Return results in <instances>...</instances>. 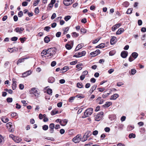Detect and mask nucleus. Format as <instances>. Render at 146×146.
<instances>
[{"instance_id":"60","label":"nucleus","mask_w":146,"mask_h":146,"mask_svg":"<svg viewBox=\"0 0 146 146\" xmlns=\"http://www.w3.org/2000/svg\"><path fill=\"white\" fill-rule=\"evenodd\" d=\"M77 63V61L76 60L70 62V64L71 65H73L76 64Z\"/></svg>"},{"instance_id":"54","label":"nucleus","mask_w":146,"mask_h":146,"mask_svg":"<svg viewBox=\"0 0 146 146\" xmlns=\"http://www.w3.org/2000/svg\"><path fill=\"white\" fill-rule=\"evenodd\" d=\"M18 38L16 36H14L11 38V40L12 41H15L17 40Z\"/></svg>"},{"instance_id":"40","label":"nucleus","mask_w":146,"mask_h":146,"mask_svg":"<svg viewBox=\"0 0 146 146\" xmlns=\"http://www.w3.org/2000/svg\"><path fill=\"white\" fill-rule=\"evenodd\" d=\"M64 29H63V30L64 31L63 34H65L67 33V32L69 30V28L68 27H67L65 28H64Z\"/></svg>"},{"instance_id":"38","label":"nucleus","mask_w":146,"mask_h":146,"mask_svg":"<svg viewBox=\"0 0 146 146\" xmlns=\"http://www.w3.org/2000/svg\"><path fill=\"white\" fill-rule=\"evenodd\" d=\"M26 39V38L25 37H24L23 38H19V40L21 42V43H23L25 41Z\"/></svg>"},{"instance_id":"51","label":"nucleus","mask_w":146,"mask_h":146,"mask_svg":"<svg viewBox=\"0 0 146 146\" xmlns=\"http://www.w3.org/2000/svg\"><path fill=\"white\" fill-rule=\"evenodd\" d=\"M45 139H46L47 140H51V141H54V139L52 137H46Z\"/></svg>"},{"instance_id":"37","label":"nucleus","mask_w":146,"mask_h":146,"mask_svg":"<svg viewBox=\"0 0 146 146\" xmlns=\"http://www.w3.org/2000/svg\"><path fill=\"white\" fill-rule=\"evenodd\" d=\"M129 138H135V135L133 133H130L129 135Z\"/></svg>"},{"instance_id":"45","label":"nucleus","mask_w":146,"mask_h":146,"mask_svg":"<svg viewBox=\"0 0 146 146\" xmlns=\"http://www.w3.org/2000/svg\"><path fill=\"white\" fill-rule=\"evenodd\" d=\"M136 72V70L135 69H132L131 70V74L132 75H134Z\"/></svg>"},{"instance_id":"64","label":"nucleus","mask_w":146,"mask_h":146,"mask_svg":"<svg viewBox=\"0 0 146 146\" xmlns=\"http://www.w3.org/2000/svg\"><path fill=\"white\" fill-rule=\"evenodd\" d=\"M81 22L84 23H85L87 22L86 19L85 18L82 19L81 20Z\"/></svg>"},{"instance_id":"39","label":"nucleus","mask_w":146,"mask_h":146,"mask_svg":"<svg viewBox=\"0 0 146 146\" xmlns=\"http://www.w3.org/2000/svg\"><path fill=\"white\" fill-rule=\"evenodd\" d=\"M133 10V9L131 8H130L128 9L127 11V13L128 14H130L132 13V11Z\"/></svg>"},{"instance_id":"63","label":"nucleus","mask_w":146,"mask_h":146,"mask_svg":"<svg viewBox=\"0 0 146 146\" xmlns=\"http://www.w3.org/2000/svg\"><path fill=\"white\" fill-rule=\"evenodd\" d=\"M35 13L36 14H37L39 13V11L38 8V7H37L35 9Z\"/></svg>"},{"instance_id":"48","label":"nucleus","mask_w":146,"mask_h":146,"mask_svg":"<svg viewBox=\"0 0 146 146\" xmlns=\"http://www.w3.org/2000/svg\"><path fill=\"white\" fill-rule=\"evenodd\" d=\"M115 53V50H111L109 53V55L110 56H113L114 55Z\"/></svg>"},{"instance_id":"20","label":"nucleus","mask_w":146,"mask_h":146,"mask_svg":"<svg viewBox=\"0 0 146 146\" xmlns=\"http://www.w3.org/2000/svg\"><path fill=\"white\" fill-rule=\"evenodd\" d=\"M116 37L115 36H112L110 39V43L111 44L113 45L115 44V40Z\"/></svg>"},{"instance_id":"26","label":"nucleus","mask_w":146,"mask_h":146,"mask_svg":"<svg viewBox=\"0 0 146 146\" xmlns=\"http://www.w3.org/2000/svg\"><path fill=\"white\" fill-rule=\"evenodd\" d=\"M124 31V30L123 28H120L116 32V34L117 35H120Z\"/></svg>"},{"instance_id":"57","label":"nucleus","mask_w":146,"mask_h":146,"mask_svg":"<svg viewBox=\"0 0 146 146\" xmlns=\"http://www.w3.org/2000/svg\"><path fill=\"white\" fill-rule=\"evenodd\" d=\"M12 123L11 122H9L6 124V126L7 127H9L10 128L11 127L12 125L11 124Z\"/></svg>"},{"instance_id":"49","label":"nucleus","mask_w":146,"mask_h":146,"mask_svg":"<svg viewBox=\"0 0 146 146\" xmlns=\"http://www.w3.org/2000/svg\"><path fill=\"white\" fill-rule=\"evenodd\" d=\"M97 89L98 90V91L100 92H102L105 90V88H98Z\"/></svg>"},{"instance_id":"17","label":"nucleus","mask_w":146,"mask_h":146,"mask_svg":"<svg viewBox=\"0 0 146 146\" xmlns=\"http://www.w3.org/2000/svg\"><path fill=\"white\" fill-rule=\"evenodd\" d=\"M119 97V95L117 94H115L113 95H112L110 98L111 100H115L117 98Z\"/></svg>"},{"instance_id":"30","label":"nucleus","mask_w":146,"mask_h":146,"mask_svg":"<svg viewBox=\"0 0 146 146\" xmlns=\"http://www.w3.org/2000/svg\"><path fill=\"white\" fill-rule=\"evenodd\" d=\"M105 46V44L104 43H102L100 44L99 45H98L97 46H96V48H104Z\"/></svg>"},{"instance_id":"44","label":"nucleus","mask_w":146,"mask_h":146,"mask_svg":"<svg viewBox=\"0 0 146 146\" xmlns=\"http://www.w3.org/2000/svg\"><path fill=\"white\" fill-rule=\"evenodd\" d=\"M42 128L44 130L46 131L48 129V126L47 125H44L42 126Z\"/></svg>"},{"instance_id":"53","label":"nucleus","mask_w":146,"mask_h":146,"mask_svg":"<svg viewBox=\"0 0 146 146\" xmlns=\"http://www.w3.org/2000/svg\"><path fill=\"white\" fill-rule=\"evenodd\" d=\"M80 32L84 34L86 32V29L84 28H82L81 29Z\"/></svg>"},{"instance_id":"16","label":"nucleus","mask_w":146,"mask_h":146,"mask_svg":"<svg viewBox=\"0 0 146 146\" xmlns=\"http://www.w3.org/2000/svg\"><path fill=\"white\" fill-rule=\"evenodd\" d=\"M121 25V24L120 23H117L112 27V30L113 31H115Z\"/></svg>"},{"instance_id":"41","label":"nucleus","mask_w":146,"mask_h":146,"mask_svg":"<svg viewBox=\"0 0 146 146\" xmlns=\"http://www.w3.org/2000/svg\"><path fill=\"white\" fill-rule=\"evenodd\" d=\"M47 94L49 95H52V90L51 89H48L47 90Z\"/></svg>"},{"instance_id":"28","label":"nucleus","mask_w":146,"mask_h":146,"mask_svg":"<svg viewBox=\"0 0 146 146\" xmlns=\"http://www.w3.org/2000/svg\"><path fill=\"white\" fill-rule=\"evenodd\" d=\"M131 55L134 58V59H135L138 56V54L136 52H133L132 53Z\"/></svg>"},{"instance_id":"52","label":"nucleus","mask_w":146,"mask_h":146,"mask_svg":"<svg viewBox=\"0 0 146 146\" xmlns=\"http://www.w3.org/2000/svg\"><path fill=\"white\" fill-rule=\"evenodd\" d=\"M6 100L8 102H11L13 101V99L12 98H8Z\"/></svg>"},{"instance_id":"47","label":"nucleus","mask_w":146,"mask_h":146,"mask_svg":"<svg viewBox=\"0 0 146 146\" xmlns=\"http://www.w3.org/2000/svg\"><path fill=\"white\" fill-rule=\"evenodd\" d=\"M71 18V17L70 16L68 15L64 17V20L66 21H68L69 19H70Z\"/></svg>"},{"instance_id":"9","label":"nucleus","mask_w":146,"mask_h":146,"mask_svg":"<svg viewBox=\"0 0 146 146\" xmlns=\"http://www.w3.org/2000/svg\"><path fill=\"white\" fill-rule=\"evenodd\" d=\"M50 133H52L54 132V128H55L54 124V123H50L49 126Z\"/></svg>"},{"instance_id":"58","label":"nucleus","mask_w":146,"mask_h":146,"mask_svg":"<svg viewBox=\"0 0 146 146\" xmlns=\"http://www.w3.org/2000/svg\"><path fill=\"white\" fill-rule=\"evenodd\" d=\"M100 38L99 39H96L92 41V43L93 44H95L97 43L100 40Z\"/></svg>"},{"instance_id":"8","label":"nucleus","mask_w":146,"mask_h":146,"mask_svg":"<svg viewBox=\"0 0 146 146\" xmlns=\"http://www.w3.org/2000/svg\"><path fill=\"white\" fill-rule=\"evenodd\" d=\"M24 30V29L23 27H17L15 29L14 31L16 33L21 34Z\"/></svg>"},{"instance_id":"27","label":"nucleus","mask_w":146,"mask_h":146,"mask_svg":"<svg viewBox=\"0 0 146 146\" xmlns=\"http://www.w3.org/2000/svg\"><path fill=\"white\" fill-rule=\"evenodd\" d=\"M92 135V133L90 131H88L85 134V136L88 138Z\"/></svg>"},{"instance_id":"21","label":"nucleus","mask_w":146,"mask_h":146,"mask_svg":"<svg viewBox=\"0 0 146 146\" xmlns=\"http://www.w3.org/2000/svg\"><path fill=\"white\" fill-rule=\"evenodd\" d=\"M83 46V44H78L76 48L75 51H77L81 49Z\"/></svg>"},{"instance_id":"7","label":"nucleus","mask_w":146,"mask_h":146,"mask_svg":"<svg viewBox=\"0 0 146 146\" xmlns=\"http://www.w3.org/2000/svg\"><path fill=\"white\" fill-rule=\"evenodd\" d=\"M86 54V52L85 51H83L81 52H79L77 55L76 54L73 56L74 57L78 58L81 57L85 55Z\"/></svg>"},{"instance_id":"36","label":"nucleus","mask_w":146,"mask_h":146,"mask_svg":"<svg viewBox=\"0 0 146 146\" xmlns=\"http://www.w3.org/2000/svg\"><path fill=\"white\" fill-rule=\"evenodd\" d=\"M72 36L73 37H77L79 36V34L76 32H73L72 33Z\"/></svg>"},{"instance_id":"3","label":"nucleus","mask_w":146,"mask_h":146,"mask_svg":"<svg viewBox=\"0 0 146 146\" xmlns=\"http://www.w3.org/2000/svg\"><path fill=\"white\" fill-rule=\"evenodd\" d=\"M104 113L103 111H101L98 113L95 116V120L97 121H99L101 120L103 117Z\"/></svg>"},{"instance_id":"61","label":"nucleus","mask_w":146,"mask_h":146,"mask_svg":"<svg viewBox=\"0 0 146 146\" xmlns=\"http://www.w3.org/2000/svg\"><path fill=\"white\" fill-rule=\"evenodd\" d=\"M134 128V127L131 126H128L127 127V129L128 131H131Z\"/></svg>"},{"instance_id":"50","label":"nucleus","mask_w":146,"mask_h":146,"mask_svg":"<svg viewBox=\"0 0 146 146\" xmlns=\"http://www.w3.org/2000/svg\"><path fill=\"white\" fill-rule=\"evenodd\" d=\"M2 121L4 123H6L9 121L8 119L7 118H4L1 119Z\"/></svg>"},{"instance_id":"5","label":"nucleus","mask_w":146,"mask_h":146,"mask_svg":"<svg viewBox=\"0 0 146 146\" xmlns=\"http://www.w3.org/2000/svg\"><path fill=\"white\" fill-rule=\"evenodd\" d=\"M73 41L70 40L65 45L66 48L68 50H69L72 48L73 46Z\"/></svg>"},{"instance_id":"25","label":"nucleus","mask_w":146,"mask_h":146,"mask_svg":"<svg viewBox=\"0 0 146 146\" xmlns=\"http://www.w3.org/2000/svg\"><path fill=\"white\" fill-rule=\"evenodd\" d=\"M83 66V64L82 63H80L77 64L76 66V67L78 68V71H80L82 69V68L81 67Z\"/></svg>"},{"instance_id":"1","label":"nucleus","mask_w":146,"mask_h":146,"mask_svg":"<svg viewBox=\"0 0 146 146\" xmlns=\"http://www.w3.org/2000/svg\"><path fill=\"white\" fill-rule=\"evenodd\" d=\"M47 57H49L50 58H51L55 54L56 51V48L54 47L50 48L47 49Z\"/></svg>"},{"instance_id":"55","label":"nucleus","mask_w":146,"mask_h":146,"mask_svg":"<svg viewBox=\"0 0 146 146\" xmlns=\"http://www.w3.org/2000/svg\"><path fill=\"white\" fill-rule=\"evenodd\" d=\"M50 27L49 26H46L44 28V30L45 31L48 32L49 31L50 29Z\"/></svg>"},{"instance_id":"31","label":"nucleus","mask_w":146,"mask_h":146,"mask_svg":"<svg viewBox=\"0 0 146 146\" xmlns=\"http://www.w3.org/2000/svg\"><path fill=\"white\" fill-rule=\"evenodd\" d=\"M83 85L82 82H78L77 84V86L79 88H83Z\"/></svg>"},{"instance_id":"62","label":"nucleus","mask_w":146,"mask_h":146,"mask_svg":"<svg viewBox=\"0 0 146 146\" xmlns=\"http://www.w3.org/2000/svg\"><path fill=\"white\" fill-rule=\"evenodd\" d=\"M61 34V32H58L56 33V36L57 37H59L60 36Z\"/></svg>"},{"instance_id":"22","label":"nucleus","mask_w":146,"mask_h":146,"mask_svg":"<svg viewBox=\"0 0 146 146\" xmlns=\"http://www.w3.org/2000/svg\"><path fill=\"white\" fill-rule=\"evenodd\" d=\"M41 56H42L43 57H45L44 55H46L47 56V50H44L43 51H42V52H41Z\"/></svg>"},{"instance_id":"56","label":"nucleus","mask_w":146,"mask_h":146,"mask_svg":"<svg viewBox=\"0 0 146 146\" xmlns=\"http://www.w3.org/2000/svg\"><path fill=\"white\" fill-rule=\"evenodd\" d=\"M88 138L84 135L82 138V141L83 142L86 141L87 139Z\"/></svg>"},{"instance_id":"2","label":"nucleus","mask_w":146,"mask_h":146,"mask_svg":"<svg viewBox=\"0 0 146 146\" xmlns=\"http://www.w3.org/2000/svg\"><path fill=\"white\" fill-rule=\"evenodd\" d=\"M93 109L92 108H90L86 109L84 112V117L89 116L92 113Z\"/></svg>"},{"instance_id":"23","label":"nucleus","mask_w":146,"mask_h":146,"mask_svg":"<svg viewBox=\"0 0 146 146\" xmlns=\"http://www.w3.org/2000/svg\"><path fill=\"white\" fill-rule=\"evenodd\" d=\"M55 81V78L52 77H49L48 79V82L51 83H53Z\"/></svg>"},{"instance_id":"46","label":"nucleus","mask_w":146,"mask_h":146,"mask_svg":"<svg viewBox=\"0 0 146 146\" xmlns=\"http://www.w3.org/2000/svg\"><path fill=\"white\" fill-rule=\"evenodd\" d=\"M4 141V137L1 135H0V143Z\"/></svg>"},{"instance_id":"59","label":"nucleus","mask_w":146,"mask_h":146,"mask_svg":"<svg viewBox=\"0 0 146 146\" xmlns=\"http://www.w3.org/2000/svg\"><path fill=\"white\" fill-rule=\"evenodd\" d=\"M23 15V12L22 11H20L18 13V15L19 17H21Z\"/></svg>"},{"instance_id":"35","label":"nucleus","mask_w":146,"mask_h":146,"mask_svg":"<svg viewBox=\"0 0 146 146\" xmlns=\"http://www.w3.org/2000/svg\"><path fill=\"white\" fill-rule=\"evenodd\" d=\"M69 69V66H64L63 67L62 69L61 70H66L65 71L63 72H65L66 71L68 70Z\"/></svg>"},{"instance_id":"6","label":"nucleus","mask_w":146,"mask_h":146,"mask_svg":"<svg viewBox=\"0 0 146 146\" xmlns=\"http://www.w3.org/2000/svg\"><path fill=\"white\" fill-rule=\"evenodd\" d=\"M81 135L78 134L73 139L72 141L75 143H78L81 140Z\"/></svg>"},{"instance_id":"33","label":"nucleus","mask_w":146,"mask_h":146,"mask_svg":"<svg viewBox=\"0 0 146 146\" xmlns=\"http://www.w3.org/2000/svg\"><path fill=\"white\" fill-rule=\"evenodd\" d=\"M24 140L27 142H29L31 140V139L28 136H27L25 138Z\"/></svg>"},{"instance_id":"32","label":"nucleus","mask_w":146,"mask_h":146,"mask_svg":"<svg viewBox=\"0 0 146 146\" xmlns=\"http://www.w3.org/2000/svg\"><path fill=\"white\" fill-rule=\"evenodd\" d=\"M129 3L127 1H125L123 2L122 5L124 7H127L129 5Z\"/></svg>"},{"instance_id":"43","label":"nucleus","mask_w":146,"mask_h":146,"mask_svg":"<svg viewBox=\"0 0 146 146\" xmlns=\"http://www.w3.org/2000/svg\"><path fill=\"white\" fill-rule=\"evenodd\" d=\"M39 1L40 0H35V1L33 3V5L35 6H37L38 4Z\"/></svg>"},{"instance_id":"19","label":"nucleus","mask_w":146,"mask_h":146,"mask_svg":"<svg viewBox=\"0 0 146 146\" xmlns=\"http://www.w3.org/2000/svg\"><path fill=\"white\" fill-rule=\"evenodd\" d=\"M112 103L111 102H106V104L103 106V107L105 108H107L111 105Z\"/></svg>"},{"instance_id":"42","label":"nucleus","mask_w":146,"mask_h":146,"mask_svg":"<svg viewBox=\"0 0 146 146\" xmlns=\"http://www.w3.org/2000/svg\"><path fill=\"white\" fill-rule=\"evenodd\" d=\"M58 113V111H55L54 110H52L51 112V114L52 115H53L55 114Z\"/></svg>"},{"instance_id":"10","label":"nucleus","mask_w":146,"mask_h":146,"mask_svg":"<svg viewBox=\"0 0 146 146\" xmlns=\"http://www.w3.org/2000/svg\"><path fill=\"white\" fill-rule=\"evenodd\" d=\"M128 52L127 51L125 50L122 51L121 54V56L123 58H126L127 56Z\"/></svg>"},{"instance_id":"12","label":"nucleus","mask_w":146,"mask_h":146,"mask_svg":"<svg viewBox=\"0 0 146 146\" xmlns=\"http://www.w3.org/2000/svg\"><path fill=\"white\" fill-rule=\"evenodd\" d=\"M12 82H13V83L12 85V88L13 90H14L17 87V84L16 83L17 82L16 81V80L15 78H13L12 79Z\"/></svg>"},{"instance_id":"13","label":"nucleus","mask_w":146,"mask_h":146,"mask_svg":"<svg viewBox=\"0 0 146 146\" xmlns=\"http://www.w3.org/2000/svg\"><path fill=\"white\" fill-rule=\"evenodd\" d=\"M100 53V50L98 49L96 50L94 52H91L90 53V54L92 55V56H95L99 54Z\"/></svg>"},{"instance_id":"14","label":"nucleus","mask_w":146,"mask_h":146,"mask_svg":"<svg viewBox=\"0 0 146 146\" xmlns=\"http://www.w3.org/2000/svg\"><path fill=\"white\" fill-rule=\"evenodd\" d=\"M68 120L67 119H63L60 122V124L62 126H64L67 124Z\"/></svg>"},{"instance_id":"15","label":"nucleus","mask_w":146,"mask_h":146,"mask_svg":"<svg viewBox=\"0 0 146 146\" xmlns=\"http://www.w3.org/2000/svg\"><path fill=\"white\" fill-rule=\"evenodd\" d=\"M13 141L16 143H19L22 141V139L19 137L15 136L13 139Z\"/></svg>"},{"instance_id":"4","label":"nucleus","mask_w":146,"mask_h":146,"mask_svg":"<svg viewBox=\"0 0 146 146\" xmlns=\"http://www.w3.org/2000/svg\"><path fill=\"white\" fill-rule=\"evenodd\" d=\"M29 92L31 94H34L36 98L38 97L39 94L36 88H32L29 91Z\"/></svg>"},{"instance_id":"24","label":"nucleus","mask_w":146,"mask_h":146,"mask_svg":"<svg viewBox=\"0 0 146 146\" xmlns=\"http://www.w3.org/2000/svg\"><path fill=\"white\" fill-rule=\"evenodd\" d=\"M27 58H22L20 59H19L17 61V64L18 65L19 63H21L22 62H23L25 59H27Z\"/></svg>"},{"instance_id":"29","label":"nucleus","mask_w":146,"mask_h":146,"mask_svg":"<svg viewBox=\"0 0 146 146\" xmlns=\"http://www.w3.org/2000/svg\"><path fill=\"white\" fill-rule=\"evenodd\" d=\"M50 38L48 36H46L44 38V42L46 43H48L50 41Z\"/></svg>"},{"instance_id":"18","label":"nucleus","mask_w":146,"mask_h":146,"mask_svg":"<svg viewBox=\"0 0 146 146\" xmlns=\"http://www.w3.org/2000/svg\"><path fill=\"white\" fill-rule=\"evenodd\" d=\"M97 87V85L96 84L94 85L91 87L90 90L89 91L91 94H92L94 91L96 90Z\"/></svg>"},{"instance_id":"11","label":"nucleus","mask_w":146,"mask_h":146,"mask_svg":"<svg viewBox=\"0 0 146 146\" xmlns=\"http://www.w3.org/2000/svg\"><path fill=\"white\" fill-rule=\"evenodd\" d=\"M64 4L66 6H69L72 3L71 0H64L63 2Z\"/></svg>"},{"instance_id":"34","label":"nucleus","mask_w":146,"mask_h":146,"mask_svg":"<svg viewBox=\"0 0 146 146\" xmlns=\"http://www.w3.org/2000/svg\"><path fill=\"white\" fill-rule=\"evenodd\" d=\"M85 96L83 95L82 94H78L75 97L79 98L80 99L83 98H84Z\"/></svg>"}]
</instances>
